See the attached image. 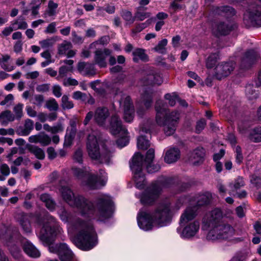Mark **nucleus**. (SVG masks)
<instances>
[{
	"label": "nucleus",
	"instance_id": "28",
	"mask_svg": "<svg viewBox=\"0 0 261 261\" xmlns=\"http://www.w3.org/2000/svg\"><path fill=\"white\" fill-rule=\"evenodd\" d=\"M19 223L22 229L26 233H30L32 231V228L30 224V221L32 217L30 215L22 213L20 215Z\"/></svg>",
	"mask_w": 261,
	"mask_h": 261
},
{
	"label": "nucleus",
	"instance_id": "63",
	"mask_svg": "<svg viewBox=\"0 0 261 261\" xmlns=\"http://www.w3.org/2000/svg\"><path fill=\"white\" fill-rule=\"evenodd\" d=\"M57 31L56 23L53 22L48 25L45 30V33L47 34H54Z\"/></svg>",
	"mask_w": 261,
	"mask_h": 261
},
{
	"label": "nucleus",
	"instance_id": "27",
	"mask_svg": "<svg viewBox=\"0 0 261 261\" xmlns=\"http://www.w3.org/2000/svg\"><path fill=\"white\" fill-rule=\"evenodd\" d=\"M34 122L30 119H27L23 126L19 127L17 129V134L22 136L29 135L34 128Z\"/></svg>",
	"mask_w": 261,
	"mask_h": 261
},
{
	"label": "nucleus",
	"instance_id": "53",
	"mask_svg": "<svg viewBox=\"0 0 261 261\" xmlns=\"http://www.w3.org/2000/svg\"><path fill=\"white\" fill-rule=\"evenodd\" d=\"M23 105L22 103H18L14 107L13 111L15 113V116L16 118L20 119L22 117L23 115Z\"/></svg>",
	"mask_w": 261,
	"mask_h": 261
},
{
	"label": "nucleus",
	"instance_id": "43",
	"mask_svg": "<svg viewBox=\"0 0 261 261\" xmlns=\"http://www.w3.org/2000/svg\"><path fill=\"white\" fill-rule=\"evenodd\" d=\"M216 13H218L220 15H223L224 14L225 16H228L234 15L235 11L231 7L223 6L218 8L216 11Z\"/></svg>",
	"mask_w": 261,
	"mask_h": 261
},
{
	"label": "nucleus",
	"instance_id": "52",
	"mask_svg": "<svg viewBox=\"0 0 261 261\" xmlns=\"http://www.w3.org/2000/svg\"><path fill=\"white\" fill-rule=\"evenodd\" d=\"M62 106L64 109H69L73 107V104L69 100L68 96L63 95L62 98Z\"/></svg>",
	"mask_w": 261,
	"mask_h": 261
},
{
	"label": "nucleus",
	"instance_id": "35",
	"mask_svg": "<svg viewBox=\"0 0 261 261\" xmlns=\"http://www.w3.org/2000/svg\"><path fill=\"white\" fill-rule=\"evenodd\" d=\"M133 60L135 62H137L139 59L146 61L148 60V57L145 53V50L141 48H137L133 52Z\"/></svg>",
	"mask_w": 261,
	"mask_h": 261
},
{
	"label": "nucleus",
	"instance_id": "14",
	"mask_svg": "<svg viewBox=\"0 0 261 261\" xmlns=\"http://www.w3.org/2000/svg\"><path fill=\"white\" fill-rule=\"evenodd\" d=\"M120 106L124 110V119L127 122L133 121L134 117V109L129 96L123 95L120 101Z\"/></svg>",
	"mask_w": 261,
	"mask_h": 261
},
{
	"label": "nucleus",
	"instance_id": "1",
	"mask_svg": "<svg viewBox=\"0 0 261 261\" xmlns=\"http://www.w3.org/2000/svg\"><path fill=\"white\" fill-rule=\"evenodd\" d=\"M59 190L63 199L78 213L73 215L64 208L58 211L60 219L67 224L68 234L71 241L83 250H89L97 244V237L92 220H103L110 217L114 211L111 197L106 194L98 195L91 201L81 195H75L67 186L60 181Z\"/></svg>",
	"mask_w": 261,
	"mask_h": 261
},
{
	"label": "nucleus",
	"instance_id": "5",
	"mask_svg": "<svg viewBox=\"0 0 261 261\" xmlns=\"http://www.w3.org/2000/svg\"><path fill=\"white\" fill-rule=\"evenodd\" d=\"M197 209L188 207L181 215L180 225L177 228V232L183 239H190L194 237L198 231L199 223L194 220L196 216Z\"/></svg>",
	"mask_w": 261,
	"mask_h": 261
},
{
	"label": "nucleus",
	"instance_id": "47",
	"mask_svg": "<svg viewBox=\"0 0 261 261\" xmlns=\"http://www.w3.org/2000/svg\"><path fill=\"white\" fill-rule=\"evenodd\" d=\"M45 107L49 111H57L59 106L55 99L51 98L46 101Z\"/></svg>",
	"mask_w": 261,
	"mask_h": 261
},
{
	"label": "nucleus",
	"instance_id": "45",
	"mask_svg": "<svg viewBox=\"0 0 261 261\" xmlns=\"http://www.w3.org/2000/svg\"><path fill=\"white\" fill-rule=\"evenodd\" d=\"M167 43V39H163L158 43L155 47H154V50L160 54H164L166 53V46Z\"/></svg>",
	"mask_w": 261,
	"mask_h": 261
},
{
	"label": "nucleus",
	"instance_id": "15",
	"mask_svg": "<svg viewBox=\"0 0 261 261\" xmlns=\"http://www.w3.org/2000/svg\"><path fill=\"white\" fill-rule=\"evenodd\" d=\"M235 63L233 61L222 62L215 68V77L218 80H221L229 75L233 71Z\"/></svg>",
	"mask_w": 261,
	"mask_h": 261
},
{
	"label": "nucleus",
	"instance_id": "13",
	"mask_svg": "<svg viewBox=\"0 0 261 261\" xmlns=\"http://www.w3.org/2000/svg\"><path fill=\"white\" fill-rule=\"evenodd\" d=\"M107 175L102 169L99 171L98 176L90 175L83 185L91 190L97 189L104 186L107 181Z\"/></svg>",
	"mask_w": 261,
	"mask_h": 261
},
{
	"label": "nucleus",
	"instance_id": "30",
	"mask_svg": "<svg viewBox=\"0 0 261 261\" xmlns=\"http://www.w3.org/2000/svg\"><path fill=\"white\" fill-rule=\"evenodd\" d=\"M63 62L67 65L62 66L59 68L58 78L66 76L69 72L73 70V61L72 60H65Z\"/></svg>",
	"mask_w": 261,
	"mask_h": 261
},
{
	"label": "nucleus",
	"instance_id": "3",
	"mask_svg": "<svg viewBox=\"0 0 261 261\" xmlns=\"http://www.w3.org/2000/svg\"><path fill=\"white\" fill-rule=\"evenodd\" d=\"M170 203L169 201L160 203L151 213L141 210L138 214V225L140 229L144 231L166 226L170 222Z\"/></svg>",
	"mask_w": 261,
	"mask_h": 261
},
{
	"label": "nucleus",
	"instance_id": "12",
	"mask_svg": "<svg viewBox=\"0 0 261 261\" xmlns=\"http://www.w3.org/2000/svg\"><path fill=\"white\" fill-rule=\"evenodd\" d=\"M49 251L58 254L61 261H79L66 244L49 246Z\"/></svg>",
	"mask_w": 261,
	"mask_h": 261
},
{
	"label": "nucleus",
	"instance_id": "19",
	"mask_svg": "<svg viewBox=\"0 0 261 261\" xmlns=\"http://www.w3.org/2000/svg\"><path fill=\"white\" fill-rule=\"evenodd\" d=\"M72 45L71 42L64 41L58 47V54L60 56H66L67 58H72L76 54L75 50H72Z\"/></svg>",
	"mask_w": 261,
	"mask_h": 261
},
{
	"label": "nucleus",
	"instance_id": "38",
	"mask_svg": "<svg viewBox=\"0 0 261 261\" xmlns=\"http://www.w3.org/2000/svg\"><path fill=\"white\" fill-rule=\"evenodd\" d=\"M0 117L2 119V125L6 124L8 122L13 121L15 119V116L9 110L2 112L0 114Z\"/></svg>",
	"mask_w": 261,
	"mask_h": 261
},
{
	"label": "nucleus",
	"instance_id": "62",
	"mask_svg": "<svg viewBox=\"0 0 261 261\" xmlns=\"http://www.w3.org/2000/svg\"><path fill=\"white\" fill-rule=\"evenodd\" d=\"M17 29H25L28 27L27 23L24 21L16 20L12 23Z\"/></svg>",
	"mask_w": 261,
	"mask_h": 261
},
{
	"label": "nucleus",
	"instance_id": "48",
	"mask_svg": "<svg viewBox=\"0 0 261 261\" xmlns=\"http://www.w3.org/2000/svg\"><path fill=\"white\" fill-rule=\"evenodd\" d=\"M7 245L9 247L10 251L12 256L15 258H18L20 256V249L16 245L10 246L8 242L7 243Z\"/></svg>",
	"mask_w": 261,
	"mask_h": 261
},
{
	"label": "nucleus",
	"instance_id": "34",
	"mask_svg": "<svg viewBox=\"0 0 261 261\" xmlns=\"http://www.w3.org/2000/svg\"><path fill=\"white\" fill-rule=\"evenodd\" d=\"M40 200L45 204L46 207L50 211L55 208L56 204L48 194L44 193L40 195Z\"/></svg>",
	"mask_w": 261,
	"mask_h": 261
},
{
	"label": "nucleus",
	"instance_id": "20",
	"mask_svg": "<svg viewBox=\"0 0 261 261\" xmlns=\"http://www.w3.org/2000/svg\"><path fill=\"white\" fill-rule=\"evenodd\" d=\"M109 110L106 108H98L96 109L94 119L99 125L105 126L106 120L109 116Z\"/></svg>",
	"mask_w": 261,
	"mask_h": 261
},
{
	"label": "nucleus",
	"instance_id": "58",
	"mask_svg": "<svg viewBox=\"0 0 261 261\" xmlns=\"http://www.w3.org/2000/svg\"><path fill=\"white\" fill-rule=\"evenodd\" d=\"M109 37L107 36H104L101 37L99 40L97 41L93 42L90 45V47H95L96 45L98 44H101V45H105L107 44L109 42Z\"/></svg>",
	"mask_w": 261,
	"mask_h": 261
},
{
	"label": "nucleus",
	"instance_id": "17",
	"mask_svg": "<svg viewBox=\"0 0 261 261\" xmlns=\"http://www.w3.org/2000/svg\"><path fill=\"white\" fill-rule=\"evenodd\" d=\"M154 158V150L153 148L149 149L146 155L145 160L143 159V164L146 165V169L148 173H153L158 171L161 167L158 164H153L152 161Z\"/></svg>",
	"mask_w": 261,
	"mask_h": 261
},
{
	"label": "nucleus",
	"instance_id": "56",
	"mask_svg": "<svg viewBox=\"0 0 261 261\" xmlns=\"http://www.w3.org/2000/svg\"><path fill=\"white\" fill-rule=\"evenodd\" d=\"M165 98L168 100L169 104L172 107L175 105L178 97L175 93H168L165 95Z\"/></svg>",
	"mask_w": 261,
	"mask_h": 261
},
{
	"label": "nucleus",
	"instance_id": "60",
	"mask_svg": "<svg viewBox=\"0 0 261 261\" xmlns=\"http://www.w3.org/2000/svg\"><path fill=\"white\" fill-rule=\"evenodd\" d=\"M251 183L255 187L258 188L261 186V177L253 175L250 179Z\"/></svg>",
	"mask_w": 261,
	"mask_h": 261
},
{
	"label": "nucleus",
	"instance_id": "22",
	"mask_svg": "<svg viewBox=\"0 0 261 261\" xmlns=\"http://www.w3.org/2000/svg\"><path fill=\"white\" fill-rule=\"evenodd\" d=\"M151 130L147 129L144 126H141L140 130V136L138 137L137 140V146L139 149L145 150L148 148L150 146L149 141L146 138V136H143V133L150 134Z\"/></svg>",
	"mask_w": 261,
	"mask_h": 261
},
{
	"label": "nucleus",
	"instance_id": "33",
	"mask_svg": "<svg viewBox=\"0 0 261 261\" xmlns=\"http://www.w3.org/2000/svg\"><path fill=\"white\" fill-rule=\"evenodd\" d=\"M145 82L146 84H153L160 85L162 84L163 81L159 74L154 73L153 72L147 75V77L145 79Z\"/></svg>",
	"mask_w": 261,
	"mask_h": 261
},
{
	"label": "nucleus",
	"instance_id": "26",
	"mask_svg": "<svg viewBox=\"0 0 261 261\" xmlns=\"http://www.w3.org/2000/svg\"><path fill=\"white\" fill-rule=\"evenodd\" d=\"M204 156L203 148H198L195 149L191 154L190 161L194 165H197L202 162Z\"/></svg>",
	"mask_w": 261,
	"mask_h": 261
},
{
	"label": "nucleus",
	"instance_id": "4",
	"mask_svg": "<svg viewBox=\"0 0 261 261\" xmlns=\"http://www.w3.org/2000/svg\"><path fill=\"white\" fill-rule=\"evenodd\" d=\"M155 109V121L157 124L164 126V131L167 136L173 134L179 119V113L177 111H173L168 114L166 105L161 100L156 102Z\"/></svg>",
	"mask_w": 261,
	"mask_h": 261
},
{
	"label": "nucleus",
	"instance_id": "31",
	"mask_svg": "<svg viewBox=\"0 0 261 261\" xmlns=\"http://www.w3.org/2000/svg\"><path fill=\"white\" fill-rule=\"evenodd\" d=\"M211 198L212 195L208 193L200 195L196 199L194 200L196 202V205H194V203H192V204L193 205V206L192 207H189L192 208H194L195 207L197 210L198 206L208 204L210 202Z\"/></svg>",
	"mask_w": 261,
	"mask_h": 261
},
{
	"label": "nucleus",
	"instance_id": "59",
	"mask_svg": "<svg viewBox=\"0 0 261 261\" xmlns=\"http://www.w3.org/2000/svg\"><path fill=\"white\" fill-rule=\"evenodd\" d=\"M73 159L74 162L79 164H82L83 162V151L81 149H77L74 152Z\"/></svg>",
	"mask_w": 261,
	"mask_h": 261
},
{
	"label": "nucleus",
	"instance_id": "8",
	"mask_svg": "<svg viewBox=\"0 0 261 261\" xmlns=\"http://www.w3.org/2000/svg\"><path fill=\"white\" fill-rule=\"evenodd\" d=\"M171 179L161 176L154 182L142 194H136V197L140 199L141 202L143 204H151L159 196L163 188H167Z\"/></svg>",
	"mask_w": 261,
	"mask_h": 261
},
{
	"label": "nucleus",
	"instance_id": "49",
	"mask_svg": "<svg viewBox=\"0 0 261 261\" xmlns=\"http://www.w3.org/2000/svg\"><path fill=\"white\" fill-rule=\"evenodd\" d=\"M121 16L122 18L126 21L127 24L133 23L135 19V18L133 17L132 13L128 11H123L121 14Z\"/></svg>",
	"mask_w": 261,
	"mask_h": 261
},
{
	"label": "nucleus",
	"instance_id": "61",
	"mask_svg": "<svg viewBox=\"0 0 261 261\" xmlns=\"http://www.w3.org/2000/svg\"><path fill=\"white\" fill-rule=\"evenodd\" d=\"M43 128L48 132H51L53 133H58L59 131L62 130V128L60 125L55 126L53 128H51L50 126L47 124H44Z\"/></svg>",
	"mask_w": 261,
	"mask_h": 261
},
{
	"label": "nucleus",
	"instance_id": "51",
	"mask_svg": "<svg viewBox=\"0 0 261 261\" xmlns=\"http://www.w3.org/2000/svg\"><path fill=\"white\" fill-rule=\"evenodd\" d=\"M142 100L146 108L148 109L150 107L152 103V96L151 94L146 91L142 96Z\"/></svg>",
	"mask_w": 261,
	"mask_h": 261
},
{
	"label": "nucleus",
	"instance_id": "2",
	"mask_svg": "<svg viewBox=\"0 0 261 261\" xmlns=\"http://www.w3.org/2000/svg\"><path fill=\"white\" fill-rule=\"evenodd\" d=\"M222 213L215 208L204 216L202 221V229L207 231L206 239L216 241L232 240L235 234L233 227L228 224L221 223Z\"/></svg>",
	"mask_w": 261,
	"mask_h": 261
},
{
	"label": "nucleus",
	"instance_id": "50",
	"mask_svg": "<svg viewBox=\"0 0 261 261\" xmlns=\"http://www.w3.org/2000/svg\"><path fill=\"white\" fill-rule=\"evenodd\" d=\"M56 41V39L52 38L39 41V44L42 48H47L52 46Z\"/></svg>",
	"mask_w": 261,
	"mask_h": 261
},
{
	"label": "nucleus",
	"instance_id": "32",
	"mask_svg": "<svg viewBox=\"0 0 261 261\" xmlns=\"http://www.w3.org/2000/svg\"><path fill=\"white\" fill-rule=\"evenodd\" d=\"M27 148L28 150L32 154H33L36 158L39 160H43L45 158V153L42 149L39 147L33 145H28Z\"/></svg>",
	"mask_w": 261,
	"mask_h": 261
},
{
	"label": "nucleus",
	"instance_id": "39",
	"mask_svg": "<svg viewBox=\"0 0 261 261\" xmlns=\"http://www.w3.org/2000/svg\"><path fill=\"white\" fill-rule=\"evenodd\" d=\"M72 172L73 175L79 179H82L84 177L87 175L88 172L86 167L83 168H79L75 166H73L72 168Z\"/></svg>",
	"mask_w": 261,
	"mask_h": 261
},
{
	"label": "nucleus",
	"instance_id": "64",
	"mask_svg": "<svg viewBox=\"0 0 261 261\" xmlns=\"http://www.w3.org/2000/svg\"><path fill=\"white\" fill-rule=\"evenodd\" d=\"M14 30H16V28L14 26V24L11 23L10 26L6 27L2 31V33L4 36H8L10 35Z\"/></svg>",
	"mask_w": 261,
	"mask_h": 261
},
{
	"label": "nucleus",
	"instance_id": "54",
	"mask_svg": "<svg viewBox=\"0 0 261 261\" xmlns=\"http://www.w3.org/2000/svg\"><path fill=\"white\" fill-rule=\"evenodd\" d=\"M151 22V19H149L147 20L144 22L139 23L133 30V32L135 33L140 32L143 29L147 28L150 24Z\"/></svg>",
	"mask_w": 261,
	"mask_h": 261
},
{
	"label": "nucleus",
	"instance_id": "23",
	"mask_svg": "<svg viewBox=\"0 0 261 261\" xmlns=\"http://www.w3.org/2000/svg\"><path fill=\"white\" fill-rule=\"evenodd\" d=\"M28 140L31 143H40L42 146H46L51 141L50 137L43 133L30 136Z\"/></svg>",
	"mask_w": 261,
	"mask_h": 261
},
{
	"label": "nucleus",
	"instance_id": "41",
	"mask_svg": "<svg viewBox=\"0 0 261 261\" xmlns=\"http://www.w3.org/2000/svg\"><path fill=\"white\" fill-rule=\"evenodd\" d=\"M151 15L150 12H146L141 7L137 9V12L135 13V18L138 20L143 21L144 19L149 18Z\"/></svg>",
	"mask_w": 261,
	"mask_h": 261
},
{
	"label": "nucleus",
	"instance_id": "16",
	"mask_svg": "<svg viewBox=\"0 0 261 261\" xmlns=\"http://www.w3.org/2000/svg\"><path fill=\"white\" fill-rule=\"evenodd\" d=\"M112 53L111 50L104 48L96 50L94 53V62L100 68L107 66V59Z\"/></svg>",
	"mask_w": 261,
	"mask_h": 261
},
{
	"label": "nucleus",
	"instance_id": "36",
	"mask_svg": "<svg viewBox=\"0 0 261 261\" xmlns=\"http://www.w3.org/2000/svg\"><path fill=\"white\" fill-rule=\"evenodd\" d=\"M58 7V4L54 2L50 1L48 3V8L46 11L43 14V16L44 18L52 17L56 15V9Z\"/></svg>",
	"mask_w": 261,
	"mask_h": 261
},
{
	"label": "nucleus",
	"instance_id": "6",
	"mask_svg": "<svg viewBox=\"0 0 261 261\" xmlns=\"http://www.w3.org/2000/svg\"><path fill=\"white\" fill-rule=\"evenodd\" d=\"M45 221L44 224L37 222L36 233L40 240L44 245H47L50 243L53 238L61 234L63 230L53 216L47 214Z\"/></svg>",
	"mask_w": 261,
	"mask_h": 261
},
{
	"label": "nucleus",
	"instance_id": "46",
	"mask_svg": "<svg viewBox=\"0 0 261 261\" xmlns=\"http://www.w3.org/2000/svg\"><path fill=\"white\" fill-rule=\"evenodd\" d=\"M0 181H4L6 179V177L8 176L10 173V168L6 164H2L0 165Z\"/></svg>",
	"mask_w": 261,
	"mask_h": 261
},
{
	"label": "nucleus",
	"instance_id": "18",
	"mask_svg": "<svg viewBox=\"0 0 261 261\" xmlns=\"http://www.w3.org/2000/svg\"><path fill=\"white\" fill-rule=\"evenodd\" d=\"M234 25H228L222 22L215 21L212 24V32L216 36L226 35L232 30Z\"/></svg>",
	"mask_w": 261,
	"mask_h": 261
},
{
	"label": "nucleus",
	"instance_id": "7",
	"mask_svg": "<svg viewBox=\"0 0 261 261\" xmlns=\"http://www.w3.org/2000/svg\"><path fill=\"white\" fill-rule=\"evenodd\" d=\"M101 145L100 136L96 132L93 131L89 135L87 141V149L89 156L93 160H98L101 163L109 164L112 153L105 148L100 151L99 146Z\"/></svg>",
	"mask_w": 261,
	"mask_h": 261
},
{
	"label": "nucleus",
	"instance_id": "11",
	"mask_svg": "<svg viewBox=\"0 0 261 261\" xmlns=\"http://www.w3.org/2000/svg\"><path fill=\"white\" fill-rule=\"evenodd\" d=\"M243 20L248 27H261V7L255 4L250 5L244 14Z\"/></svg>",
	"mask_w": 261,
	"mask_h": 261
},
{
	"label": "nucleus",
	"instance_id": "10",
	"mask_svg": "<svg viewBox=\"0 0 261 261\" xmlns=\"http://www.w3.org/2000/svg\"><path fill=\"white\" fill-rule=\"evenodd\" d=\"M110 129L112 134L119 135L122 137L117 141V145L120 148L126 146L129 143L127 129L122 125L121 121L117 115H113L111 119Z\"/></svg>",
	"mask_w": 261,
	"mask_h": 261
},
{
	"label": "nucleus",
	"instance_id": "55",
	"mask_svg": "<svg viewBox=\"0 0 261 261\" xmlns=\"http://www.w3.org/2000/svg\"><path fill=\"white\" fill-rule=\"evenodd\" d=\"M246 94L250 99H253L257 97V94L252 90V86L250 85H247L246 87Z\"/></svg>",
	"mask_w": 261,
	"mask_h": 261
},
{
	"label": "nucleus",
	"instance_id": "40",
	"mask_svg": "<svg viewBox=\"0 0 261 261\" xmlns=\"http://www.w3.org/2000/svg\"><path fill=\"white\" fill-rule=\"evenodd\" d=\"M249 137L254 142H261V126L256 127L252 129L250 132Z\"/></svg>",
	"mask_w": 261,
	"mask_h": 261
},
{
	"label": "nucleus",
	"instance_id": "21",
	"mask_svg": "<svg viewBox=\"0 0 261 261\" xmlns=\"http://www.w3.org/2000/svg\"><path fill=\"white\" fill-rule=\"evenodd\" d=\"M257 57V53L254 50L247 51L241 60V67L242 68H248L253 64Z\"/></svg>",
	"mask_w": 261,
	"mask_h": 261
},
{
	"label": "nucleus",
	"instance_id": "57",
	"mask_svg": "<svg viewBox=\"0 0 261 261\" xmlns=\"http://www.w3.org/2000/svg\"><path fill=\"white\" fill-rule=\"evenodd\" d=\"M32 103L37 106L40 107L43 103L44 98L42 95H35L32 99Z\"/></svg>",
	"mask_w": 261,
	"mask_h": 261
},
{
	"label": "nucleus",
	"instance_id": "9",
	"mask_svg": "<svg viewBox=\"0 0 261 261\" xmlns=\"http://www.w3.org/2000/svg\"><path fill=\"white\" fill-rule=\"evenodd\" d=\"M143 156L140 153L134 155L130 168L133 173V179L138 189H143L145 184L144 174L142 172Z\"/></svg>",
	"mask_w": 261,
	"mask_h": 261
},
{
	"label": "nucleus",
	"instance_id": "44",
	"mask_svg": "<svg viewBox=\"0 0 261 261\" xmlns=\"http://www.w3.org/2000/svg\"><path fill=\"white\" fill-rule=\"evenodd\" d=\"M244 185L245 182L243 178L241 177H238L233 182L230 183L229 186L233 192L239 189L241 187L244 186Z\"/></svg>",
	"mask_w": 261,
	"mask_h": 261
},
{
	"label": "nucleus",
	"instance_id": "24",
	"mask_svg": "<svg viewBox=\"0 0 261 261\" xmlns=\"http://www.w3.org/2000/svg\"><path fill=\"white\" fill-rule=\"evenodd\" d=\"M180 156V150L177 148L171 147L166 152L164 160L168 164H172L176 162Z\"/></svg>",
	"mask_w": 261,
	"mask_h": 261
},
{
	"label": "nucleus",
	"instance_id": "42",
	"mask_svg": "<svg viewBox=\"0 0 261 261\" xmlns=\"http://www.w3.org/2000/svg\"><path fill=\"white\" fill-rule=\"evenodd\" d=\"M10 59V56L8 55H4L2 56L1 65L2 68L7 71H11L14 69V66L7 64L8 61Z\"/></svg>",
	"mask_w": 261,
	"mask_h": 261
},
{
	"label": "nucleus",
	"instance_id": "37",
	"mask_svg": "<svg viewBox=\"0 0 261 261\" xmlns=\"http://www.w3.org/2000/svg\"><path fill=\"white\" fill-rule=\"evenodd\" d=\"M45 2L46 0H32L30 4L32 15L33 16L38 15L41 5Z\"/></svg>",
	"mask_w": 261,
	"mask_h": 261
},
{
	"label": "nucleus",
	"instance_id": "29",
	"mask_svg": "<svg viewBox=\"0 0 261 261\" xmlns=\"http://www.w3.org/2000/svg\"><path fill=\"white\" fill-rule=\"evenodd\" d=\"M23 248L24 251L30 257L36 258L40 256V251L30 242L26 241Z\"/></svg>",
	"mask_w": 261,
	"mask_h": 261
},
{
	"label": "nucleus",
	"instance_id": "25",
	"mask_svg": "<svg viewBox=\"0 0 261 261\" xmlns=\"http://www.w3.org/2000/svg\"><path fill=\"white\" fill-rule=\"evenodd\" d=\"M77 70L84 75H94L96 73L94 65L85 62L79 63Z\"/></svg>",
	"mask_w": 261,
	"mask_h": 261
}]
</instances>
